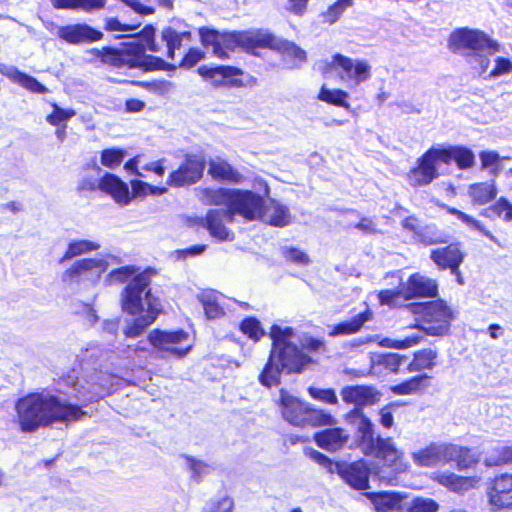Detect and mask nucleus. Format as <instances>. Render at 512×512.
Instances as JSON below:
<instances>
[{"label": "nucleus", "instance_id": "obj_1", "mask_svg": "<svg viewBox=\"0 0 512 512\" xmlns=\"http://www.w3.org/2000/svg\"><path fill=\"white\" fill-rule=\"evenodd\" d=\"M198 34L201 45L204 48H211L212 53L220 59L228 58V52H234L236 49L251 55H257L259 49H269L299 62L307 59L306 52L301 47L291 41L278 39L273 33L262 29L220 32L202 26L198 28Z\"/></svg>", "mask_w": 512, "mask_h": 512}, {"label": "nucleus", "instance_id": "obj_2", "mask_svg": "<svg viewBox=\"0 0 512 512\" xmlns=\"http://www.w3.org/2000/svg\"><path fill=\"white\" fill-rule=\"evenodd\" d=\"M143 42H121L118 46L93 48L92 55L102 65L114 70H140L143 73L154 71H174L176 66L161 57L146 54V51L159 52L161 49L155 40V29L147 25L141 31Z\"/></svg>", "mask_w": 512, "mask_h": 512}, {"label": "nucleus", "instance_id": "obj_3", "mask_svg": "<svg viewBox=\"0 0 512 512\" xmlns=\"http://www.w3.org/2000/svg\"><path fill=\"white\" fill-rule=\"evenodd\" d=\"M15 411L18 427L24 433H33L54 423L77 422L87 416L81 406L39 392L20 397L15 402Z\"/></svg>", "mask_w": 512, "mask_h": 512}, {"label": "nucleus", "instance_id": "obj_4", "mask_svg": "<svg viewBox=\"0 0 512 512\" xmlns=\"http://www.w3.org/2000/svg\"><path fill=\"white\" fill-rule=\"evenodd\" d=\"M294 330L290 326L273 324L269 330L271 348L259 376V383L267 388L281 383V374H300L312 362L295 343L291 342Z\"/></svg>", "mask_w": 512, "mask_h": 512}, {"label": "nucleus", "instance_id": "obj_5", "mask_svg": "<svg viewBox=\"0 0 512 512\" xmlns=\"http://www.w3.org/2000/svg\"><path fill=\"white\" fill-rule=\"evenodd\" d=\"M151 278L140 272L125 286L121 293V308L131 316L140 315L129 322L123 330L126 338H137L152 325L162 312L159 300L152 295Z\"/></svg>", "mask_w": 512, "mask_h": 512}, {"label": "nucleus", "instance_id": "obj_6", "mask_svg": "<svg viewBox=\"0 0 512 512\" xmlns=\"http://www.w3.org/2000/svg\"><path fill=\"white\" fill-rule=\"evenodd\" d=\"M351 448L359 449L366 457L378 459L394 476L410 470L405 453L396 446L392 437L376 435L374 424L366 415H362L359 421Z\"/></svg>", "mask_w": 512, "mask_h": 512}, {"label": "nucleus", "instance_id": "obj_7", "mask_svg": "<svg viewBox=\"0 0 512 512\" xmlns=\"http://www.w3.org/2000/svg\"><path fill=\"white\" fill-rule=\"evenodd\" d=\"M278 404L282 418L294 427L317 428L336 423L330 412L291 395L285 389L280 390Z\"/></svg>", "mask_w": 512, "mask_h": 512}, {"label": "nucleus", "instance_id": "obj_8", "mask_svg": "<svg viewBox=\"0 0 512 512\" xmlns=\"http://www.w3.org/2000/svg\"><path fill=\"white\" fill-rule=\"evenodd\" d=\"M306 455L329 474H337L343 483L354 490H367L370 488V467L364 459L352 462L345 460L334 461L324 453L309 449Z\"/></svg>", "mask_w": 512, "mask_h": 512}, {"label": "nucleus", "instance_id": "obj_9", "mask_svg": "<svg viewBox=\"0 0 512 512\" xmlns=\"http://www.w3.org/2000/svg\"><path fill=\"white\" fill-rule=\"evenodd\" d=\"M406 307L412 314L421 317L427 325L424 330L428 335L440 336L448 333L453 314L443 300L412 302Z\"/></svg>", "mask_w": 512, "mask_h": 512}, {"label": "nucleus", "instance_id": "obj_10", "mask_svg": "<svg viewBox=\"0 0 512 512\" xmlns=\"http://www.w3.org/2000/svg\"><path fill=\"white\" fill-rule=\"evenodd\" d=\"M448 47L453 53L470 51L476 55L482 53L493 54L499 50L497 41L489 37L484 31L467 27L452 31L448 38Z\"/></svg>", "mask_w": 512, "mask_h": 512}, {"label": "nucleus", "instance_id": "obj_11", "mask_svg": "<svg viewBox=\"0 0 512 512\" xmlns=\"http://www.w3.org/2000/svg\"><path fill=\"white\" fill-rule=\"evenodd\" d=\"M321 72L325 77L335 72L342 81H352L357 85L370 78L371 67L364 60L354 61L348 56L336 53L330 62L323 65Z\"/></svg>", "mask_w": 512, "mask_h": 512}, {"label": "nucleus", "instance_id": "obj_12", "mask_svg": "<svg viewBox=\"0 0 512 512\" xmlns=\"http://www.w3.org/2000/svg\"><path fill=\"white\" fill-rule=\"evenodd\" d=\"M147 339L154 348L177 358L185 357L193 347L189 333L181 328L171 331L155 328L149 332Z\"/></svg>", "mask_w": 512, "mask_h": 512}, {"label": "nucleus", "instance_id": "obj_13", "mask_svg": "<svg viewBox=\"0 0 512 512\" xmlns=\"http://www.w3.org/2000/svg\"><path fill=\"white\" fill-rule=\"evenodd\" d=\"M107 262L97 258H82L73 262L61 275L67 285L88 282L95 285L107 269Z\"/></svg>", "mask_w": 512, "mask_h": 512}, {"label": "nucleus", "instance_id": "obj_14", "mask_svg": "<svg viewBox=\"0 0 512 512\" xmlns=\"http://www.w3.org/2000/svg\"><path fill=\"white\" fill-rule=\"evenodd\" d=\"M206 167L205 159L196 154H186L179 166L172 170L167 179L166 187L182 188L198 183Z\"/></svg>", "mask_w": 512, "mask_h": 512}, {"label": "nucleus", "instance_id": "obj_15", "mask_svg": "<svg viewBox=\"0 0 512 512\" xmlns=\"http://www.w3.org/2000/svg\"><path fill=\"white\" fill-rule=\"evenodd\" d=\"M438 163L440 156L436 147L426 150L416 161V164L407 172L406 180L413 188H420L431 184L439 177Z\"/></svg>", "mask_w": 512, "mask_h": 512}, {"label": "nucleus", "instance_id": "obj_16", "mask_svg": "<svg viewBox=\"0 0 512 512\" xmlns=\"http://www.w3.org/2000/svg\"><path fill=\"white\" fill-rule=\"evenodd\" d=\"M263 199L250 190L233 189L230 207L227 209L228 222H232L236 215L247 221L263 217Z\"/></svg>", "mask_w": 512, "mask_h": 512}, {"label": "nucleus", "instance_id": "obj_17", "mask_svg": "<svg viewBox=\"0 0 512 512\" xmlns=\"http://www.w3.org/2000/svg\"><path fill=\"white\" fill-rule=\"evenodd\" d=\"M486 496L492 511L512 509V472H502L490 478Z\"/></svg>", "mask_w": 512, "mask_h": 512}, {"label": "nucleus", "instance_id": "obj_18", "mask_svg": "<svg viewBox=\"0 0 512 512\" xmlns=\"http://www.w3.org/2000/svg\"><path fill=\"white\" fill-rule=\"evenodd\" d=\"M197 73L203 80L209 81L214 88H241L245 85L241 78L244 71L236 66L217 65L209 67L202 65L198 67Z\"/></svg>", "mask_w": 512, "mask_h": 512}, {"label": "nucleus", "instance_id": "obj_19", "mask_svg": "<svg viewBox=\"0 0 512 512\" xmlns=\"http://www.w3.org/2000/svg\"><path fill=\"white\" fill-rule=\"evenodd\" d=\"M340 395L344 403L354 405L352 412L358 413L360 418L364 415L362 409L377 404L382 396L376 387L364 384L344 386Z\"/></svg>", "mask_w": 512, "mask_h": 512}, {"label": "nucleus", "instance_id": "obj_20", "mask_svg": "<svg viewBox=\"0 0 512 512\" xmlns=\"http://www.w3.org/2000/svg\"><path fill=\"white\" fill-rule=\"evenodd\" d=\"M465 252L460 242H452L444 247L433 249L430 252V259L439 270H450V272L460 277V266L464 262Z\"/></svg>", "mask_w": 512, "mask_h": 512}, {"label": "nucleus", "instance_id": "obj_21", "mask_svg": "<svg viewBox=\"0 0 512 512\" xmlns=\"http://www.w3.org/2000/svg\"><path fill=\"white\" fill-rule=\"evenodd\" d=\"M402 285L405 291V301L421 298H436L439 294L437 281L418 272L409 275L406 283Z\"/></svg>", "mask_w": 512, "mask_h": 512}, {"label": "nucleus", "instance_id": "obj_22", "mask_svg": "<svg viewBox=\"0 0 512 512\" xmlns=\"http://www.w3.org/2000/svg\"><path fill=\"white\" fill-rule=\"evenodd\" d=\"M224 220L228 221L227 209H209L204 217H199L195 223L204 227L209 235L219 242L233 239V233L226 227Z\"/></svg>", "mask_w": 512, "mask_h": 512}, {"label": "nucleus", "instance_id": "obj_23", "mask_svg": "<svg viewBox=\"0 0 512 512\" xmlns=\"http://www.w3.org/2000/svg\"><path fill=\"white\" fill-rule=\"evenodd\" d=\"M58 36L69 44H80L97 42L103 38V33L83 23L60 27Z\"/></svg>", "mask_w": 512, "mask_h": 512}, {"label": "nucleus", "instance_id": "obj_24", "mask_svg": "<svg viewBox=\"0 0 512 512\" xmlns=\"http://www.w3.org/2000/svg\"><path fill=\"white\" fill-rule=\"evenodd\" d=\"M100 192L119 206L128 205V183L114 173L105 172L100 177Z\"/></svg>", "mask_w": 512, "mask_h": 512}, {"label": "nucleus", "instance_id": "obj_25", "mask_svg": "<svg viewBox=\"0 0 512 512\" xmlns=\"http://www.w3.org/2000/svg\"><path fill=\"white\" fill-rule=\"evenodd\" d=\"M436 148L440 156V162L445 165H450L454 162L458 169L466 170L472 168L475 163L473 151L466 146L450 145Z\"/></svg>", "mask_w": 512, "mask_h": 512}, {"label": "nucleus", "instance_id": "obj_26", "mask_svg": "<svg viewBox=\"0 0 512 512\" xmlns=\"http://www.w3.org/2000/svg\"><path fill=\"white\" fill-rule=\"evenodd\" d=\"M445 451V465L454 462L460 471L470 469L479 463V455L474 448L445 443Z\"/></svg>", "mask_w": 512, "mask_h": 512}, {"label": "nucleus", "instance_id": "obj_27", "mask_svg": "<svg viewBox=\"0 0 512 512\" xmlns=\"http://www.w3.org/2000/svg\"><path fill=\"white\" fill-rule=\"evenodd\" d=\"M445 443L430 442L425 447L412 452L411 457L417 467L445 465Z\"/></svg>", "mask_w": 512, "mask_h": 512}, {"label": "nucleus", "instance_id": "obj_28", "mask_svg": "<svg viewBox=\"0 0 512 512\" xmlns=\"http://www.w3.org/2000/svg\"><path fill=\"white\" fill-rule=\"evenodd\" d=\"M431 479L437 484L455 493H464L476 487L478 479L475 476H463L454 472L437 471Z\"/></svg>", "mask_w": 512, "mask_h": 512}, {"label": "nucleus", "instance_id": "obj_29", "mask_svg": "<svg viewBox=\"0 0 512 512\" xmlns=\"http://www.w3.org/2000/svg\"><path fill=\"white\" fill-rule=\"evenodd\" d=\"M313 439L319 448L335 452L347 443L349 435L341 427H330L316 432Z\"/></svg>", "mask_w": 512, "mask_h": 512}, {"label": "nucleus", "instance_id": "obj_30", "mask_svg": "<svg viewBox=\"0 0 512 512\" xmlns=\"http://www.w3.org/2000/svg\"><path fill=\"white\" fill-rule=\"evenodd\" d=\"M208 175L221 183L238 184L243 181V175L224 159L210 160L208 163Z\"/></svg>", "mask_w": 512, "mask_h": 512}, {"label": "nucleus", "instance_id": "obj_31", "mask_svg": "<svg viewBox=\"0 0 512 512\" xmlns=\"http://www.w3.org/2000/svg\"><path fill=\"white\" fill-rule=\"evenodd\" d=\"M432 376L426 373L414 375L404 381L392 385L390 391L394 395L406 396L425 391L431 385Z\"/></svg>", "mask_w": 512, "mask_h": 512}, {"label": "nucleus", "instance_id": "obj_32", "mask_svg": "<svg viewBox=\"0 0 512 512\" xmlns=\"http://www.w3.org/2000/svg\"><path fill=\"white\" fill-rule=\"evenodd\" d=\"M498 189L494 180L476 182L468 186V195L473 205L483 206L497 197Z\"/></svg>", "mask_w": 512, "mask_h": 512}, {"label": "nucleus", "instance_id": "obj_33", "mask_svg": "<svg viewBox=\"0 0 512 512\" xmlns=\"http://www.w3.org/2000/svg\"><path fill=\"white\" fill-rule=\"evenodd\" d=\"M438 352L432 348H422L413 353L411 361L407 365V371L410 373L431 371L437 365Z\"/></svg>", "mask_w": 512, "mask_h": 512}, {"label": "nucleus", "instance_id": "obj_34", "mask_svg": "<svg viewBox=\"0 0 512 512\" xmlns=\"http://www.w3.org/2000/svg\"><path fill=\"white\" fill-rule=\"evenodd\" d=\"M371 312L366 309L363 312L357 314L350 320L339 322L332 326L329 331V336L337 335H352L361 330L362 326L371 319Z\"/></svg>", "mask_w": 512, "mask_h": 512}, {"label": "nucleus", "instance_id": "obj_35", "mask_svg": "<svg viewBox=\"0 0 512 512\" xmlns=\"http://www.w3.org/2000/svg\"><path fill=\"white\" fill-rule=\"evenodd\" d=\"M233 189L227 188H204L200 192V200L209 206L230 207Z\"/></svg>", "mask_w": 512, "mask_h": 512}, {"label": "nucleus", "instance_id": "obj_36", "mask_svg": "<svg viewBox=\"0 0 512 512\" xmlns=\"http://www.w3.org/2000/svg\"><path fill=\"white\" fill-rule=\"evenodd\" d=\"M131 190L128 188V205L135 198H145L149 195H163L167 193L166 186H154L140 179L130 181Z\"/></svg>", "mask_w": 512, "mask_h": 512}, {"label": "nucleus", "instance_id": "obj_37", "mask_svg": "<svg viewBox=\"0 0 512 512\" xmlns=\"http://www.w3.org/2000/svg\"><path fill=\"white\" fill-rule=\"evenodd\" d=\"M486 467H512V443L496 446L485 458Z\"/></svg>", "mask_w": 512, "mask_h": 512}, {"label": "nucleus", "instance_id": "obj_38", "mask_svg": "<svg viewBox=\"0 0 512 512\" xmlns=\"http://www.w3.org/2000/svg\"><path fill=\"white\" fill-rule=\"evenodd\" d=\"M480 215L490 219L498 217L506 222L512 221V203L508 198L501 196L490 206L482 209Z\"/></svg>", "mask_w": 512, "mask_h": 512}, {"label": "nucleus", "instance_id": "obj_39", "mask_svg": "<svg viewBox=\"0 0 512 512\" xmlns=\"http://www.w3.org/2000/svg\"><path fill=\"white\" fill-rule=\"evenodd\" d=\"M5 75L13 82L18 83L20 86L32 93L44 94L48 92L46 86L41 84L35 77L24 73L18 69H13Z\"/></svg>", "mask_w": 512, "mask_h": 512}, {"label": "nucleus", "instance_id": "obj_40", "mask_svg": "<svg viewBox=\"0 0 512 512\" xmlns=\"http://www.w3.org/2000/svg\"><path fill=\"white\" fill-rule=\"evenodd\" d=\"M56 9H72L92 12L103 9L107 0H51Z\"/></svg>", "mask_w": 512, "mask_h": 512}, {"label": "nucleus", "instance_id": "obj_41", "mask_svg": "<svg viewBox=\"0 0 512 512\" xmlns=\"http://www.w3.org/2000/svg\"><path fill=\"white\" fill-rule=\"evenodd\" d=\"M99 244L96 242L86 240V239H77L73 240L68 243V246L62 255V257L59 259V263H63L66 260L75 258L77 256H80L82 254L96 251L99 249Z\"/></svg>", "mask_w": 512, "mask_h": 512}, {"label": "nucleus", "instance_id": "obj_42", "mask_svg": "<svg viewBox=\"0 0 512 512\" xmlns=\"http://www.w3.org/2000/svg\"><path fill=\"white\" fill-rule=\"evenodd\" d=\"M239 331L252 340L254 343L259 342L265 336L261 322L255 316H247L241 320L238 326Z\"/></svg>", "mask_w": 512, "mask_h": 512}, {"label": "nucleus", "instance_id": "obj_43", "mask_svg": "<svg viewBox=\"0 0 512 512\" xmlns=\"http://www.w3.org/2000/svg\"><path fill=\"white\" fill-rule=\"evenodd\" d=\"M353 2L354 0H336L321 13L322 22L328 25L336 23L344 11L353 5Z\"/></svg>", "mask_w": 512, "mask_h": 512}, {"label": "nucleus", "instance_id": "obj_44", "mask_svg": "<svg viewBox=\"0 0 512 512\" xmlns=\"http://www.w3.org/2000/svg\"><path fill=\"white\" fill-rule=\"evenodd\" d=\"M317 98L327 104L348 108L349 104L346 99L348 98V93L342 89H328L326 87H321Z\"/></svg>", "mask_w": 512, "mask_h": 512}, {"label": "nucleus", "instance_id": "obj_45", "mask_svg": "<svg viewBox=\"0 0 512 512\" xmlns=\"http://www.w3.org/2000/svg\"><path fill=\"white\" fill-rule=\"evenodd\" d=\"M444 209L448 214L455 216L458 220H460L462 223L466 224L468 227L479 231L481 234H483L484 236H486L490 239L493 238L491 232L489 230H487L485 228V226L479 220L475 219L474 217L468 215L467 213H465L455 207L444 206Z\"/></svg>", "mask_w": 512, "mask_h": 512}, {"label": "nucleus", "instance_id": "obj_46", "mask_svg": "<svg viewBox=\"0 0 512 512\" xmlns=\"http://www.w3.org/2000/svg\"><path fill=\"white\" fill-rule=\"evenodd\" d=\"M161 40L166 44V57L173 60L176 50L182 46V40L178 35V31L171 26L164 27L161 30Z\"/></svg>", "mask_w": 512, "mask_h": 512}, {"label": "nucleus", "instance_id": "obj_47", "mask_svg": "<svg viewBox=\"0 0 512 512\" xmlns=\"http://www.w3.org/2000/svg\"><path fill=\"white\" fill-rule=\"evenodd\" d=\"M417 241L425 246L444 244L447 242V237L438 230L436 225H427L421 228Z\"/></svg>", "mask_w": 512, "mask_h": 512}, {"label": "nucleus", "instance_id": "obj_48", "mask_svg": "<svg viewBox=\"0 0 512 512\" xmlns=\"http://www.w3.org/2000/svg\"><path fill=\"white\" fill-rule=\"evenodd\" d=\"M125 156L126 151L122 148H106L100 153V163L106 168L115 169L121 165Z\"/></svg>", "mask_w": 512, "mask_h": 512}, {"label": "nucleus", "instance_id": "obj_49", "mask_svg": "<svg viewBox=\"0 0 512 512\" xmlns=\"http://www.w3.org/2000/svg\"><path fill=\"white\" fill-rule=\"evenodd\" d=\"M439 504L432 498L415 497L407 507H399L398 512H437Z\"/></svg>", "mask_w": 512, "mask_h": 512}, {"label": "nucleus", "instance_id": "obj_50", "mask_svg": "<svg viewBox=\"0 0 512 512\" xmlns=\"http://www.w3.org/2000/svg\"><path fill=\"white\" fill-rule=\"evenodd\" d=\"M380 305H386L391 308L397 307L399 300L405 301V291L403 285L395 289H383L377 294Z\"/></svg>", "mask_w": 512, "mask_h": 512}, {"label": "nucleus", "instance_id": "obj_51", "mask_svg": "<svg viewBox=\"0 0 512 512\" xmlns=\"http://www.w3.org/2000/svg\"><path fill=\"white\" fill-rule=\"evenodd\" d=\"M51 107L52 112L46 116V121L54 127L66 124L68 120L76 115L75 110L61 108L56 103H52Z\"/></svg>", "mask_w": 512, "mask_h": 512}, {"label": "nucleus", "instance_id": "obj_52", "mask_svg": "<svg viewBox=\"0 0 512 512\" xmlns=\"http://www.w3.org/2000/svg\"><path fill=\"white\" fill-rule=\"evenodd\" d=\"M136 272L137 268H135L134 266H121L119 268L111 270L108 274V278L110 282L119 284H124L128 282V285L132 281V279L139 274Z\"/></svg>", "mask_w": 512, "mask_h": 512}, {"label": "nucleus", "instance_id": "obj_53", "mask_svg": "<svg viewBox=\"0 0 512 512\" xmlns=\"http://www.w3.org/2000/svg\"><path fill=\"white\" fill-rule=\"evenodd\" d=\"M307 391L312 399L321 403L329 405H336L338 403V398L333 388H317L311 386Z\"/></svg>", "mask_w": 512, "mask_h": 512}, {"label": "nucleus", "instance_id": "obj_54", "mask_svg": "<svg viewBox=\"0 0 512 512\" xmlns=\"http://www.w3.org/2000/svg\"><path fill=\"white\" fill-rule=\"evenodd\" d=\"M267 223L274 227L287 226L290 223V214L288 208L280 204L274 205Z\"/></svg>", "mask_w": 512, "mask_h": 512}, {"label": "nucleus", "instance_id": "obj_55", "mask_svg": "<svg viewBox=\"0 0 512 512\" xmlns=\"http://www.w3.org/2000/svg\"><path fill=\"white\" fill-rule=\"evenodd\" d=\"M482 169H490L493 175H497L500 170L501 158L496 151H481L479 153Z\"/></svg>", "mask_w": 512, "mask_h": 512}, {"label": "nucleus", "instance_id": "obj_56", "mask_svg": "<svg viewBox=\"0 0 512 512\" xmlns=\"http://www.w3.org/2000/svg\"><path fill=\"white\" fill-rule=\"evenodd\" d=\"M205 52L196 47L187 49L179 62V67L183 69H191L195 67L200 61L205 59Z\"/></svg>", "mask_w": 512, "mask_h": 512}, {"label": "nucleus", "instance_id": "obj_57", "mask_svg": "<svg viewBox=\"0 0 512 512\" xmlns=\"http://www.w3.org/2000/svg\"><path fill=\"white\" fill-rule=\"evenodd\" d=\"M201 303L203 306L204 314L208 319H219L225 315L223 307L216 300L205 298L201 300Z\"/></svg>", "mask_w": 512, "mask_h": 512}, {"label": "nucleus", "instance_id": "obj_58", "mask_svg": "<svg viewBox=\"0 0 512 512\" xmlns=\"http://www.w3.org/2000/svg\"><path fill=\"white\" fill-rule=\"evenodd\" d=\"M235 503L232 497L223 496L215 501L211 502V505L207 509H203L201 512H234Z\"/></svg>", "mask_w": 512, "mask_h": 512}, {"label": "nucleus", "instance_id": "obj_59", "mask_svg": "<svg viewBox=\"0 0 512 512\" xmlns=\"http://www.w3.org/2000/svg\"><path fill=\"white\" fill-rule=\"evenodd\" d=\"M401 405L402 403L399 401L390 402L379 410V422L384 428L390 429L393 426L394 417L392 414V409L400 407Z\"/></svg>", "mask_w": 512, "mask_h": 512}, {"label": "nucleus", "instance_id": "obj_60", "mask_svg": "<svg viewBox=\"0 0 512 512\" xmlns=\"http://www.w3.org/2000/svg\"><path fill=\"white\" fill-rule=\"evenodd\" d=\"M368 497L378 511L387 512L392 508L391 499L387 492L369 493Z\"/></svg>", "mask_w": 512, "mask_h": 512}, {"label": "nucleus", "instance_id": "obj_61", "mask_svg": "<svg viewBox=\"0 0 512 512\" xmlns=\"http://www.w3.org/2000/svg\"><path fill=\"white\" fill-rule=\"evenodd\" d=\"M405 360V356L397 353H387L382 356L381 363L391 372H397Z\"/></svg>", "mask_w": 512, "mask_h": 512}, {"label": "nucleus", "instance_id": "obj_62", "mask_svg": "<svg viewBox=\"0 0 512 512\" xmlns=\"http://www.w3.org/2000/svg\"><path fill=\"white\" fill-rule=\"evenodd\" d=\"M184 459L192 472V478L199 482L201 480L203 469L207 467V465L203 461L189 455H185Z\"/></svg>", "mask_w": 512, "mask_h": 512}, {"label": "nucleus", "instance_id": "obj_63", "mask_svg": "<svg viewBox=\"0 0 512 512\" xmlns=\"http://www.w3.org/2000/svg\"><path fill=\"white\" fill-rule=\"evenodd\" d=\"M287 260L301 265H307L310 262L309 256L296 247H290L285 251Z\"/></svg>", "mask_w": 512, "mask_h": 512}, {"label": "nucleus", "instance_id": "obj_64", "mask_svg": "<svg viewBox=\"0 0 512 512\" xmlns=\"http://www.w3.org/2000/svg\"><path fill=\"white\" fill-rule=\"evenodd\" d=\"M512 70V61L505 57H498L495 60V66L490 72V76L497 77Z\"/></svg>", "mask_w": 512, "mask_h": 512}]
</instances>
